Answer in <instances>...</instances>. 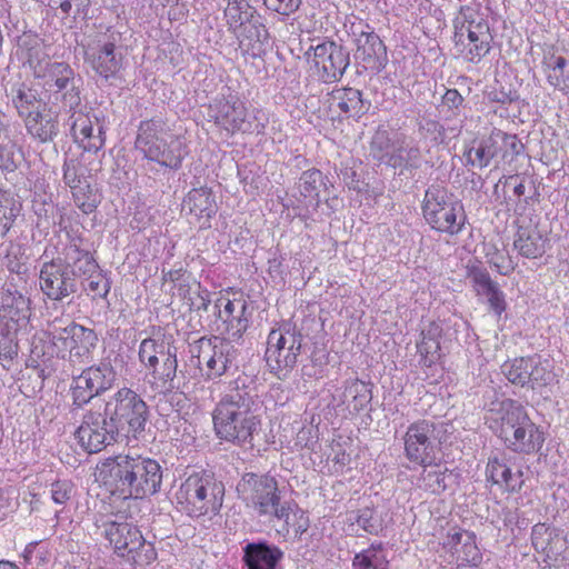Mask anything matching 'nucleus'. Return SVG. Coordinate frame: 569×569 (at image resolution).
Segmentation results:
<instances>
[{
    "mask_svg": "<svg viewBox=\"0 0 569 569\" xmlns=\"http://www.w3.org/2000/svg\"><path fill=\"white\" fill-rule=\"evenodd\" d=\"M113 380V373L107 366L89 367L73 378L71 393L73 403L78 407L86 405L94 396L107 390Z\"/></svg>",
    "mask_w": 569,
    "mask_h": 569,
    "instance_id": "obj_20",
    "label": "nucleus"
},
{
    "mask_svg": "<svg viewBox=\"0 0 569 569\" xmlns=\"http://www.w3.org/2000/svg\"><path fill=\"white\" fill-rule=\"evenodd\" d=\"M446 545L452 549L459 565L478 566L482 560L473 532L459 530L449 533Z\"/></svg>",
    "mask_w": 569,
    "mask_h": 569,
    "instance_id": "obj_33",
    "label": "nucleus"
},
{
    "mask_svg": "<svg viewBox=\"0 0 569 569\" xmlns=\"http://www.w3.org/2000/svg\"><path fill=\"white\" fill-rule=\"evenodd\" d=\"M162 482L160 465L156 460L144 459V493H154Z\"/></svg>",
    "mask_w": 569,
    "mask_h": 569,
    "instance_id": "obj_52",
    "label": "nucleus"
},
{
    "mask_svg": "<svg viewBox=\"0 0 569 569\" xmlns=\"http://www.w3.org/2000/svg\"><path fill=\"white\" fill-rule=\"evenodd\" d=\"M518 223L519 228L513 241L516 250L525 258L542 257L549 244L547 232L531 220L528 223L525 220H519Z\"/></svg>",
    "mask_w": 569,
    "mask_h": 569,
    "instance_id": "obj_25",
    "label": "nucleus"
},
{
    "mask_svg": "<svg viewBox=\"0 0 569 569\" xmlns=\"http://www.w3.org/2000/svg\"><path fill=\"white\" fill-rule=\"evenodd\" d=\"M87 158L82 154L80 158H69L63 164V180L71 190H76L86 184V178L89 170L84 167Z\"/></svg>",
    "mask_w": 569,
    "mask_h": 569,
    "instance_id": "obj_45",
    "label": "nucleus"
},
{
    "mask_svg": "<svg viewBox=\"0 0 569 569\" xmlns=\"http://www.w3.org/2000/svg\"><path fill=\"white\" fill-rule=\"evenodd\" d=\"M97 340L94 331L81 325L71 322L60 328L53 321L33 338L32 352L38 357H58L72 366L82 365L91 359Z\"/></svg>",
    "mask_w": 569,
    "mask_h": 569,
    "instance_id": "obj_5",
    "label": "nucleus"
},
{
    "mask_svg": "<svg viewBox=\"0 0 569 569\" xmlns=\"http://www.w3.org/2000/svg\"><path fill=\"white\" fill-rule=\"evenodd\" d=\"M305 58L313 74L328 83L340 80L349 66V53L346 49L329 40L311 46L305 52Z\"/></svg>",
    "mask_w": 569,
    "mask_h": 569,
    "instance_id": "obj_12",
    "label": "nucleus"
},
{
    "mask_svg": "<svg viewBox=\"0 0 569 569\" xmlns=\"http://www.w3.org/2000/svg\"><path fill=\"white\" fill-rule=\"evenodd\" d=\"M525 191H526V187L522 182H519L517 184H515L513 187V193L517 196V197H521L525 194Z\"/></svg>",
    "mask_w": 569,
    "mask_h": 569,
    "instance_id": "obj_64",
    "label": "nucleus"
},
{
    "mask_svg": "<svg viewBox=\"0 0 569 569\" xmlns=\"http://www.w3.org/2000/svg\"><path fill=\"white\" fill-rule=\"evenodd\" d=\"M86 61L101 77L116 74L122 66V56L117 51L114 41L102 34L92 39L84 49Z\"/></svg>",
    "mask_w": 569,
    "mask_h": 569,
    "instance_id": "obj_18",
    "label": "nucleus"
},
{
    "mask_svg": "<svg viewBox=\"0 0 569 569\" xmlns=\"http://www.w3.org/2000/svg\"><path fill=\"white\" fill-rule=\"evenodd\" d=\"M39 286L43 295L54 301H60L77 290L76 280L60 257L41 264Z\"/></svg>",
    "mask_w": 569,
    "mask_h": 569,
    "instance_id": "obj_17",
    "label": "nucleus"
},
{
    "mask_svg": "<svg viewBox=\"0 0 569 569\" xmlns=\"http://www.w3.org/2000/svg\"><path fill=\"white\" fill-rule=\"evenodd\" d=\"M28 133L41 142L51 141L58 134V114L47 103H39L37 110L24 118Z\"/></svg>",
    "mask_w": 569,
    "mask_h": 569,
    "instance_id": "obj_28",
    "label": "nucleus"
},
{
    "mask_svg": "<svg viewBox=\"0 0 569 569\" xmlns=\"http://www.w3.org/2000/svg\"><path fill=\"white\" fill-rule=\"evenodd\" d=\"M462 101V96L456 89H449L443 94V103L449 108H458Z\"/></svg>",
    "mask_w": 569,
    "mask_h": 569,
    "instance_id": "obj_61",
    "label": "nucleus"
},
{
    "mask_svg": "<svg viewBox=\"0 0 569 569\" xmlns=\"http://www.w3.org/2000/svg\"><path fill=\"white\" fill-rule=\"evenodd\" d=\"M83 288L93 299L103 298L110 290V283L99 268L94 272L89 273L83 278Z\"/></svg>",
    "mask_w": 569,
    "mask_h": 569,
    "instance_id": "obj_48",
    "label": "nucleus"
},
{
    "mask_svg": "<svg viewBox=\"0 0 569 569\" xmlns=\"http://www.w3.org/2000/svg\"><path fill=\"white\" fill-rule=\"evenodd\" d=\"M419 479V487L431 493L446 491L456 481V475L441 465L427 463Z\"/></svg>",
    "mask_w": 569,
    "mask_h": 569,
    "instance_id": "obj_37",
    "label": "nucleus"
},
{
    "mask_svg": "<svg viewBox=\"0 0 569 569\" xmlns=\"http://www.w3.org/2000/svg\"><path fill=\"white\" fill-rule=\"evenodd\" d=\"M224 488L209 475H190L177 492V501L191 517L217 515L222 507Z\"/></svg>",
    "mask_w": 569,
    "mask_h": 569,
    "instance_id": "obj_8",
    "label": "nucleus"
},
{
    "mask_svg": "<svg viewBox=\"0 0 569 569\" xmlns=\"http://www.w3.org/2000/svg\"><path fill=\"white\" fill-rule=\"evenodd\" d=\"M231 341L228 337H212L201 338L193 345L191 352L197 359V365L201 370L206 367V375L209 378L222 376L232 363L237 350Z\"/></svg>",
    "mask_w": 569,
    "mask_h": 569,
    "instance_id": "obj_14",
    "label": "nucleus"
},
{
    "mask_svg": "<svg viewBox=\"0 0 569 569\" xmlns=\"http://www.w3.org/2000/svg\"><path fill=\"white\" fill-rule=\"evenodd\" d=\"M31 301L12 287L0 290V327L10 343L30 330Z\"/></svg>",
    "mask_w": 569,
    "mask_h": 569,
    "instance_id": "obj_13",
    "label": "nucleus"
},
{
    "mask_svg": "<svg viewBox=\"0 0 569 569\" xmlns=\"http://www.w3.org/2000/svg\"><path fill=\"white\" fill-rule=\"evenodd\" d=\"M18 166V148L14 139L0 143V169L13 171Z\"/></svg>",
    "mask_w": 569,
    "mask_h": 569,
    "instance_id": "obj_53",
    "label": "nucleus"
},
{
    "mask_svg": "<svg viewBox=\"0 0 569 569\" xmlns=\"http://www.w3.org/2000/svg\"><path fill=\"white\" fill-rule=\"evenodd\" d=\"M356 58L375 69H380L387 59L386 46L368 26L356 37Z\"/></svg>",
    "mask_w": 569,
    "mask_h": 569,
    "instance_id": "obj_29",
    "label": "nucleus"
},
{
    "mask_svg": "<svg viewBox=\"0 0 569 569\" xmlns=\"http://www.w3.org/2000/svg\"><path fill=\"white\" fill-rule=\"evenodd\" d=\"M357 525L369 533H378L381 530L380 522L373 517L369 509L362 510L357 518Z\"/></svg>",
    "mask_w": 569,
    "mask_h": 569,
    "instance_id": "obj_58",
    "label": "nucleus"
},
{
    "mask_svg": "<svg viewBox=\"0 0 569 569\" xmlns=\"http://www.w3.org/2000/svg\"><path fill=\"white\" fill-rule=\"evenodd\" d=\"M487 256L489 258V263L492 264L499 273L508 274L513 270L512 260L505 252L496 251L493 253H488Z\"/></svg>",
    "mask_w": 569,
    "mask_h": 569,
    "instance_id": "obj_57",
    "label": "nucleus"
},
{
    "mask_svg": "<svg viewBox=\"0 0 569 569\" xmlns=\"http://www.w3.org/2000/svg\"><path fill=\"white\" fill-rule=\"evenodd\" d=\"M531 541L535 550L546 559L556 561L567 549V540L562 533L545 523L532 527Z\"/></svg>",
    "mask_w": 569,
    "mask_h": 569,
    "instance_id": "obj_27",
    "label": "nucleus"
},
{
    "mask_svg": "<svg viewBox=\"0 0 569 569\" xmlns=\"http://www.w3.org/2000/svg\"><path fill=\"white\" fill-rule=\"evenodd\" d=\"M13 139L12 129L4 114L0 113V143Z\"/></svg>",
    "mask_w": 569,
    "mask_h": 569,
    "instance_id": "obj_62",
    "label": "nucleus"
},
{
    "mask_svg": "<svg viewBox=\"0 0 569 569\" xmlns=\"http://www.w3.org/2000/svg\"><path fill=\"white\" fill-rule=\"evenodd\" d=\"M301 349V336L289 325H283L269 332L266 361L270 371L282 379L297 363Z\"/></svg>",
    "mask_w": 569,
    "mask_h": 569,
    "instance_id": "obj_10",
    "label": "nucleus"
},
{
    "mask_svg": "<svg viewBox=\"0 0 569 569\" xmlns=\"http://www.w3.org/2000/svg\"><path fill=\"white\" fill-rule=\"evenodd\" d=\"M487 480L507 491H519L523 483V473L520 469L513 471L505 457H492L486 468Z\"/></svg>",
    "mask_w": 569,
    "mask_h": 569,
    "instance_id": "obj_30",
    "label": "nucleus"
},
{
    "mask_svg": "<svg viewBox=\"0 0 569 569\" xmlns=\"http://www.w3.org/2000/svg\"><path fill=\"white\" fill-rule=\"evenodd\" d=\"M216 123L228 133L247 132L251 128L247 109L240 100H221L214 104Z\"/></svg>",
    "mask_w": 569,
    "mask_h": 569,
    "instance_id": "obj_26",
    "label": "nucleus"
},
{
    "mask_svg": "<svg viewBox=\"0 0 569 569\" xmlns=\"http://www.w3.org/2000/svg\"><path fill=\"white\" fill-rule=\"evenodd\" d=\"M264 4L268 9L283 16L293 13L301 4V0H267Z\"/></svg>",
    "mask_w": 569,
    "mask_h": 569,
    "instance_id": "obj_56",
    "label": "nucleus"
},
{
    "mask_svg": "<svg viewBox=\"0 0 569 569\" xmlns=\"http://www.w3.org/2000/svg\"><path fill=\"white\" fill-rule=\"evenodd\" d=\"M106 536L114 549L122 556L132 553L142 547V535L138 528L128 523H111L106 529Z\"/></svg>",
    "mask_w": 569,
    "mask_h": 569,
    "instance_id": "obj_34",
    "label": "nucleus"
},
{
    "mask_svg": "<svg viewBox=\"0 0 569 569\" xmlns=\"http://www.w3.org/2000/svg\"><path fill=\"white\" fill-rule=\"evenodd\" d=\"M422 212L429 226L449 236L460 233L467 217L463 206L455 200L446 189L431 186L425 194Z\"/></svg>",
    "mask_w": 569,
    "mask_h": 569,
    "instance_id": "obj_9",
    "label": "nucleus"
},
{
    "mask_svg": "<svg viewBox=\"0 0 569 569\" xmlns=\"http://www.w3.org/2000/svg\"><path fill=\"white\" fill-rule=\"evenodd\" d=\"M180 146V141L173 140L167 132L148 134L144 138V157L166 167H178L182 159Z\"/></svg>",
    "mask_w": 569,
    "mask_h": 569,
    "instance_id": "obj_24",
    "label": "nucleus"
},
{
    "mask_svg": "<svg viewBox=\"0 0 569 569\" xmlns=\"http://www.w3.org/2000/svg\"><path fill=\"white\" fill-rule=\"evenodd\" d=\"M421 339L417 343V351L420 356V362L426 367H431L441 357L440 339L442 328L438 322L431 321L421 330Z\"/></svg>",
    "mask_w": 569,
    "mask_h": 569,
    "instance_id": "obj_35",
    "label": "nucleus"
},
{
    "mask_svg": "<svg viewBox=\"0 0 569 569\" xmlns=\"http://www.w3.org/2000/svg\"><path fill=\"white\" fill-rule=\"evenodd\" d=\"M383 140H387L386 131L377 132V134L373 138L372 144L379 146V148L382 149L381 144H382Z\"/></svg>",
    "mask_w": 569,
    "mask_h": 569,
    "instance_id": "obj_63",
    "label": "nucleus"
},
{
    "mask_svg": "<svg viewBox=\"0 0 569 569\" xmlns=\"http://www.w3.org/2000/svg\"><path fill=\"white\" fill-rule=\"evenodd\" d=\"M183 208L199 223V228L210 227V219L217 212V203L211 191L206 188L191 190Z\"/></svg>",
    "mask_w": 569,
    "mask_h": 569,
    "instance_id": "obj_32",
    "label": "nucleus"
},
{
    "mask_svg": "<svg viewBox=\"0 0 569 569\" xmlns=\"http://www.w3.org/2000/svg\"><path fill=\"white\" fill-rule=\"evenodd\" d=\"M315 436L311 427H302L296 438V446L300 448L310 447L315 443Z\"/></svg>",
    "mask_w": 569,
    "mask_h": 569,
    "instance_id": "obj_59",
    "label": "nucleus"
},
{
    "mask_svg": "<svg viewBox=\"0 0 569 569\" xmlns=\"http://www.w3.org/2000/svg\"><path fill=\"white\" fill-rule=\"evenodd\" d=\"M453 26L456 52L467 62L479 63L491 50L493 37L488 21L476 9L463 7Z\"/></svg>",
    "mask_w": 569,
    "mask_h": 569,
    "instance_id": "obj_7",
    "label": "nucleus"
},
{
    "mask_svg": "<svg viewBox=\"0 0 569 569\" xmlns=\"http://www.w3.org/2000/svg\"><path fill=\"white\" fill-rule=\"evenodd\" d=\"M63 261L67 267H71V277H87V274L94 272L99 269L98 263L87 250H82L76 242L70 243L64 249Z\"/></svg>",
    "mask_w": 569,
    "mask_h": 569,
    "instance_id": "obj_40",
    "label": "nucleus"
},
{
    "mask_svg": "<svg viewBox=\"0 0 569 569\" xmlns=\"http://www.w3.org/2000/svg\"><path fill=\"white\" fill-rule=\"evenodd\" d=\"M13 103L18 110V113L23 119L30 113L37 110L39 103L36 92L30 88H19L17 96L13 98Z\"/></svg>",
    "mask_w": 569,
    "mask_h": 569,
    "instance_id": "obj_49",
    "label": "nucleus"
},
{
    "mask_svg": "<svg viewBox=\"0 0 569 569\" xmlns=\"http://www.w3.org/2000/svg\"><path fill=\"white\" fill-rule=\"evenodd\" d=\"M20 211V201L12 193L0 190V238L9 232Z\"/></svg>",
    "mask_w": 569,
    "mask_h": 569,
    "instance_id": "obj_44",
    "label": "nucleus"
},
{
    "mask_svg": "<svg viewBox=\"0 0 569 569\" xmlns=\"http://www.w3.org/2000/svg\"><path fill=\"white\" fill-rule=\"evenodd\" d=\"M471 277L477 295L486 297L490 309L500 317L506 310L507 303L499 286L491 280L487 272L481 270L475 271Z\"/></svg>",
    "mask_w": 569,
    "mask_h": 569,
    "instance_id": "obj_38",
    "label": "nucleus"
},
{
    "mask_svg": "<svg viewBox=\"0 0 569 569\" xmlns=\"http://www.w3.org/2000/svg\"><path fill=\"white\" fill-rule=\"evenodd\" d=\"M73 486L70 481H56L51 485V498L54 503H66L72 495Z\"/></svg>",
    "mask_w": 569,
    "mask_h": 569,
    "instance_id": "obj_55",
    "label": "nucleus"
},
{
    "mask_svg": "<svg viewBox=\"0 0 569 569\" xmlns=\"http://www.w3.org/2000/svg\"><path fill=\"white\" fill-rule=\"evenodd\" d=\"M369 386L358 379L348 381L343 391L342 402L351 413H358L366 409L371 401Z\"/></svg>",
    "mask_w": 569,
    "mask_h": 569,
    "instance_id": "obj_42",
    "label": "nucleus"
},
{
    "mask_svg": "<svg viewBox=\"0 0 569 569\" xmlns=\"http://www.w3.org/2000/svg\"><path fill=\"white\" fill-rule=\"evenodd\" d=\"M330 106L349 116H360L365 112L361 92L353 88L333 90Z\"/></svg>",
    "mask_w": 569,
    "mask_h": 569,
    "instance_id": "obj_41",
    "label": "nucleus"
},
{
    "mask_svg": "<svg viewBox=\"0 0 569 569\" xmlns=\"http://www.w3.org/2000/svg\"><path fill=\"white\" fill-rule=\"evenodd\" d=\"M541 63L548 83L569 94V49L559 44L546 46Z\"/></svg>",
    "mask_w": 569,
    "mask_h": 569,
    "instance_id": "obj_21",
    "label": "nucleus"
},
{
    "mask_svg": "<svg viewBox=\"0 0 569 569\" xmlns=\"http://www.w3.org/2000/svg\"><path fill=\"white\" fill-rule=\"evenodd\" d=\"M140 465V456L129 452L124 457H118L117 460L103 463L100 473L108 471L111 476H114L119 482L117 487L121 490L124 498H139V483L136 487H133V483L137 481L136 469H139Z\"/></svg>",
    "mask_w": 569,
    "mask_h": 569,
    "instance_id": "obj_22",
    "label": "nucleus"
},
{
    "mask_svg": "<svg viewBox=\"0 0 569 569\" xmlns=\"http://www.w3.org/2000/svg\"><path fill=\"white\" fill-rule=\"evenodd\" d=\"M218 317L226 323V332L229 339L238 341L249 327L247 316V302L243 299L230 300L221 297L217 300Z\"/></svg>",
    "mask_w": 569,
    "mask_h": 569,
    "instance_id": "obj_23",
    "label": "nucleus"
},
{
    "mask_svg": "<svg viewBox=\"0 0 569 569\" xmlns=\"http://www.w3.org/2000/svg\"><path fill=\"white\" fill-rule=\"evenodd\" d=\"M322 186V173L316 169L305 171L299 179L300 194L310 202H318L319 191Z\"/></svg>",
    "mask_w": 569,
    "mask_h": 569,
    "instance_id": "obj_47",
    "label": "nucleus"
},
{
    "mask_svg": "<svg viewBox=\"0 0 569 569\" xmlns=\"http://www.w3.org/2000/svg\"><path fill=\"white\" fill-rule=\"evenodd\" d=\"M224 18L229 28L236 32L253 18L246 0H229L224 9Z\"/></svg>",
    "mask_w": 569,
    "mask_h": 569,
    "instance_id": "obj_46",
    "label": "nucleus"
},
{
    "mask_svg": "<svg viewBox=\"0 0 569 569\" xmlns=\"http://www.w3.org/2000/svg\"><path fill=\"white\" fill-rule=\"evenodd\" d=\"M22 47L27 49L28 63L34 78L41 81L46 92L54 100H60L62 109L73 110L81 107L79 80L71 66L47 59L46 46L37 37H26Z\"/></svg>",
    "mask_w": 569,
    "mask_h": 569,
    "instance_id": "obj_3",
    "label": "nucleus"
},
{
    "mask_svg": "<svg viewBox=\"0 0 569 569\" xmlns=\"http://www.w3.org/2000/svg\"><path fill=\"white\" fill-rule=\"evenodd\" d=\"M501 371L508 381L518 387L538 390L549 386L553 379V367L550 360L538 355L519 357L506 361Z\"/></svg>",
    "mask_w": 569,
    "mask_h": 569,
    "instance_id": "obj_11",
    "label": "nucleus"
},
{
    "mask_svg": "<svg viewBox=\"0 0 569 569\" xmlns=\"http://www.w3.org/2000/svg\"><path fill=\"white\" fill-rule=\"evenodd\" d=\"M239 489L258 516L270 521H282L287 532L292 530L295 535H301L307 531L309 521L305 512L292 502L281 501L278 483L273 478L247 475Z\"/></svg>",
    "mask_w": 569,
    "mask_h": 569,
    "instance_id": "obj_4",
    "label": "nucleus"
},
{
    "mask_svg": "<svg viewBox=\"0 0 569 569\" xmlns=\"http://www.w3.org/2000/svg\"><path fill=\"white\" fill-rule=\"evenodd\" d=\"M323 373L325 367L316 361H311L302 368V375L308 378L319 379L323 377Z\"/></svg>",
    "mask_w": 569,
    "mask_h": 569,
    "instance_id": "obj_60",
    "label": "nucleus"
},
{
    "mask_svg": "<svg viewBox=\"0 0 569 569\" xmlns=\"http://www.w3.org/2000/svg\"><path fill=\"white\" fill-rule=\"evenodd\" d=\"M436 430V425L429 420H420L408 427L405 453L411 462L425 466L435 460L439 443Z\"/></svg>",
    "mask_w": 569,
    "mask_h": 569,
    "instance_id": "obj_16",
    "label": "nucleus"
},
{
    "mask_svg": "<svg viewBox=\"0 0 569 569\" xmlns=\"http://www.w3.org/2000/svg\"><path fill=\"white\" fill-rule=\"evenodd\" d=\"M386 156L390 157L389 161L393 167H401V166L413 167V166H417V163H418V160L420 157V151L418 148H413V147H410V148L401 147L397 151H389L388 149H386Z\"/></svg>",
    "mask_w": 569,
    "mask_h": 569,
    "instance_id": "obj_50",
    "label": "nucleus"
},
{
    "mask_svg": "<svg viewBox=\"0 0 569 569\" xmlns=\"http://www.w3.org/2000/svg\"><path fill=\"white\" fill-rule=\"evenodd\" d=\"M214 430L220 439L240 446L252 445L260 420L251 410V399L239 392L227 395L213 411Z\"/></svg>",
    "mask_w": 569,
    "mask_h": 569,
    "instance_id": "obj_6",
    "label": "nucleus"
},
{
    "mask_svg": "<svg viewBox=\"0 0 569 569\" xmlns=\"http://www.w3.org/2000/svg\"><path fill=\"white\" fill-rule=\"evenodd\" d=\"M117 417L128 423V433L131 432L138 441L142 432V399L136 391L122 388L113 400L83 416L74 433L79 445L89 453L100 452L112 445L118 435Z\"/></svg>",
    "mask_w": 569,
    "mask_h": 569,
    "instance_id": "obj_1",
    "label": "nucleus"
},
{
    "mask_svg": "<svg viewBox=\"0 0 569 569\" xmlns=\"http://www.w3.org/2000/svg\"><path fill=\"white\" fill-rule=\"evenodd\" d=\"M22 557L27 565L43 566L49 561V551L39 542H30L23 550Z\"/></svg>",
    "mask_w": 569,
    "mask_h": 569,
    "instance_id": "obj_54",
    "label": "nucleus"
},
{
    "mask_svg": "<svg viewBox=\"0 0 569 569\" xmlns=\"http://www.w3.org/2000/svg\"><path fill=\"white\" fill-rule=\"evenodd\" d=\"M486 420L489 428L513 452L530 455L538 452L543 446L545 436L540 427L516 400L503 399L492 402Z\"/></svg>",
    "mask_w": 569,
    "mask_h": 569,
    "instance_id": "obj_2",
    "label": "nucleus"
},
{
    "mask_svg": "<svg viewBox=\"0 0 569 569\" xmlns=\"http://www.w3.org/2000/svg\"><path fill=\"white\" fill-rule=\"evenodd\" d=\"M74 202L83 213H91L98 206V197L88 183L72 190Z\"/></svg>",
    "mask_w": 569,
    "mask_h": 569,
    "instance_id": "obj_51",
    "label": "nucleus"
},
{
    "mask_svg": "<svg viewBox=\"0 0 569 569\" xmlns=\"http://www.w3.org/2000/svg\"><path fill=\"white\" fill-rule=\"evenodd\" d=\"M64 110L71 112L68 121L74 141L84 151H99L104 144V136L98 118L91 117L89 112H84L80 107L73 110Z\"/></svg>",
    "mask_w": 569,
    "mask_h": 569,
    "instance_id": "obj_19",
    "label": "nucleus"
},
{
    "mask_svg": "<svg viewBox=\"0 0 569 569\" xmlns=\"http://www.w3.org/2000/svg\"><path fill=\"white\" fill-rule=\"evenodd\" d=\"M161 350L148 358L149 380L151 388L156 392H163L168 388V383L176 375L177 361L168 351Z\"/></svg>",
    "mask_w": 569,
    "mask_h": 569,
    "instance_id": "obj_31",
    "label": "nucleus"
},
{
    "mask_svg": "<svg viewBox=\"0 0 569 569\" xmlns=\"http://www.w3.org/2000/svg\"><path fill=\"white\" fill-rule=\"evenodd\" d=\"M522 150V144L515 134H508L501 130H493L490 136L480 141L477 147L466 151L468 164L477 168L487 167L497 157L502 160H512Z\"/></svg>",
    "mask_w": 569,
    "mask_h": 569,
    "instance_id": "obj_15",
    "label": "nucleus"
},
{
    "mask_svg": "<svg viewBox=\"0 0 569 569\" xmlns=\"http://www.w3.org/2000/svg\"><path fill=\"white\" fill-rule=\"evenodd\" d=\"M234 33L240 48L246 51L252 50L253 56L260 52L262 44L268 39V31L257 17L251 18L250 21L239 28Z\"/></svg>",
    "mask_w": 569,
    "mask_h": 569,
    "instance_id": "obj_39",
    "label": "nucleus"
},
{
    "mask_svg": "<svg viewBox=\"0 0 569 569\" xmlns=\"http://www.w3.org/2000/svg\"><path fill=\"white\" fill-rule=\"evenodd\" d=\"M352 569H389L387 551L381 543H372L367 549L356 553Z\"/></svg>",
    "mask_w": 569,
    "mask_h": 569,
    "instance_id": "obj_43",
    "label": "nucleus"
},
{
    "mask_svg": "<svg viewBox=\"0 0 569 569\" xmlns=\"http://www.w3.org/2000/svg\"><path fill=\"white\" fill-rule=\"evenodd\" d=\"M282 556L283 552L278 547L259 542L246 547L244 559L248 569H276Z\"/></svg>",
    "mask_w": 569,
    "mask_h": 569,
    "instance_id": "obj_36",
    "label": "nucleus"
}]
</instances>
